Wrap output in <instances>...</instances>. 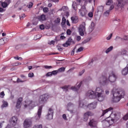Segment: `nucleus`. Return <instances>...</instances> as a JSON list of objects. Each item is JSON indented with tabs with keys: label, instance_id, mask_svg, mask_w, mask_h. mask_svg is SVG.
I'll return each instance as SVG.
<instances>
[{
	"label": "nucleus",
	"instance_id": "31",
	"mask_svg": "<svg viewBox=\"0 0 128 128\" xmlns=\"http://www.w3.org/2000/svg\"><path fill=\"white\" fill-rule=\"evenodd\" d=\"M79 106L80 107H83L84 104L82 100H80L79 102Z\"/></svg>",
	"mask_w": 128,
	"mask_h": 128
},
{
	"label": "nucleus",
	"instance_id": "36",
	"mask_svg": "<svg viewBox=\"0 0 128 128\" xmlns=\"http://www.w3.org/2000/svg\"><path fill=\"white\" fill-rule=\"evenodd\" d=\"M33 103V102L31 101H29L28 102V104H25L24 106L25 108L27 107L28 106H30L31 104Z\"/></svg>",
	"mask_w": 128,
	"mask_h": 128
},
{
	"label": "nucleus",
	"instance_id": "60",
	"mask_svg": "<svg viewBox=\"0 0 128 128\" xmlns=\"http://www.w3.org/2000/svg\"><path fill=\"white\" fill-rule=\"evenodd\" d=\"M81 38L80 36H78L77 37L76 40L78 41H80L81 40Z\"/></svg>",
	"mask_w": 128,
	"mask_h": 128
},
{
	"label": "nucleus",
	"instance_id": "45",
	"mask_svg": "<svg viewBox=\"0 0 128 128\" xmlns=\"http://www.w3.org/2000/svg\"><path fill=\"white\" fill-rule=\"evenodd\" d=\"M112 2V0H108L106 3V4L107 5H110Z\"/></svg>",
	"mask_w": 128,
	"mask_h": 128
},
{
	"label": "nucleus",
	"instance_id": "20",
	"mask_svg": "<svg viewBox=\"0 0 128 128\" xmlns=\"http://www.w3.org/2000/svg\"><path fill=\"white\" fill-rule=\"evenodd\" d=\"M128 73V64H127L126 67L123 69L122 71V74L124 75H126Z\"/></svg>",
	"mask_w": 128,
	"mask_h": 128
},
{
	"label": "nucleus",
	"instance_id": "23",
	"mask_svg": "<svg viewBox=\"0 0 128 128\" xmlns=\"http://www.w3.org/2000/svg\"><path fill=\"white\" fill-rule=\"evenodd\" d=\"M38 19L40 21H43L46 20V17L45 15L42 14L38 16Z\"/></svg>",
	"mask_w": 128,
	"mask_h": 128
},
{
	"label": "nucleus",
	"instance_id": "43",
	"mask_svg": "<svg viewBox=\"0 0 128 128\" xmlns=\"http://www.w3.org/2000/svg\"><path fill=\"white\" fill-rule=\"evenodd\" d=\"M70 44L71 42H72L74 43V42L72 41V38H69L68 41H67Z\"/></svg>",
	"mask_w": 128,
	"mask_h": 128
},
{
	"label": "nucleus",
	"instance_id": "38",
	"mask_svg": "<svg viewBox=\"0 0 128 128\" xmlns=\"http://www.w3.org/2000/svg\"><path fill=\"white\" fill-rule=\"evenodd\" d=\"M123 119L125 120L128 119V113L126 114L123 118Z\"/></svg>",
	"mask_w": 128,
	"mask_h": 128
},
{
	"label": "nucleus",
	"instance_id": "57",
	"mask_svg": "<svg viewBox=\"0 0 128 128\" xmlns=\"http://www.w3.org/2000/svg\"><path fill=\"white\" fill-rule=\"evenodd\" d=\"M33 5V3L32 2H30L28 6V8H31L32 6Z\"/></svg>",
	"mask_w": 128,
	"mask_h": 128
},
{
	"label": "nucleus",
	"instance_id": "52",
	"mask_svg": "<svg viewBox=\"0 0 128 128\" xmlns=\"http://www.w3.org/2000/svg\"><path fill=\"white\" fill-rule=\"evenodd\" d=\"M85 70H83L82 71L80 72L79 73V74L80 76L82 75L84 72Z\"/></svg>",
	"mask_w": 128,
	"mask_h": 128
},
{
	"label": "nucleus",
	"instance_id": "53",
	"mask_svg": "<svg viewBox=\"0 0 128 128\" xmlns=\"http://www.w3.org/2000/svg\"><path fill=\"white\" fill-rule=\"evenodd\" d=\"M71 32V31L70 29H68L66 31V33L67 34L70 35Z\"/></svg>",
	"mask_w": 128,
	"mask_h": 128
},
{
	"label": "nucleus",
	"instance_id": "5",
	"mask_svg": "<svg viewBox=\"0 0 128 128\" xmlns=\"http://www.w3.org/2000/svg\"><path fill=\"white\" fill-rule=\"evenodd\" d=\"M31 118H27L25 120L23 124L24 127L26 128L30 127L32 125Z\"/></svg>",
	"mask_w": 128,
	"mask_h": 128
},
{
	"label": "nucleus",
	"instance_id": "17",
	"mask_svg": "<svg viewBox=\"0 0 128 128\" xmlns=\"http://www.w3.org/2000/svg\"><path fill=\"white\" fill-rule=\"evenodd\" d=\"M82 84V81L80 82L79 84L77 85V87L72 86L70 88L72 90L74 91H77L78 90L79 88L80 87L81 84Z\"/></svg>",
	"mask_w": 128,
	"mask_h": 128
},
{
	"label": "nucleus",
	"instance_id": "42",
	"mask_svg": "<svg viewBox=\"0 0 128 128\" xmlns=\"http://www.w3.org/2000/svg\"><path fill=\"white\" fill-rule=\"evenodd\" d=\"M112 34H110L106 38V39L107 40H110L111 38L112 37Z\"/></svg>",
	"mask_w": 128,
	"mask_h": 128
},
{
	"label": "nucleus",
	"instance_id": "12",
	"mask_svg": "<svg viewBox=\"0 0 128 128\" xmlns=\"http://www.w3.org/2000/svg\"><path fill=\"white\" fill-rule=\"evenodd\" d=\"M18 120L17 117L15 116H13L11 118L10 120V121L11 124L13 126L15 125L17 123Z\"/></svg>",
	"mask_w": 128,
	"mask_h": 128
},
{
	"label": "nucleus",
	"instance_id": "28",
	"mask_svg": "<svg viewBox=\"0 0 128 128\" xmlns=\"http://www.w3.org/2000/svg\"><path fill=\"white\" fill-rule=\"evenodd\" d=\"M42 124H36L34 125L33 128H42Z\"/></svg>",
	"mask_w": 128,
	"mask_h": 128
},
{
	"label": "nucleus",
	"instance_id": "47",
	"mask_svg": "<svg viewBox=\"0 0 128 128\" xmlns=\"http://www.w3.org/2000/svg\"><path fill=\"white\" fill-rule=\"evenodd\" d=\"M4 40L2 39H0V46L3 44H4Z\"/></svg>",
	"mask_w": 128,
	"mask_h": 128
},
{
	"label": "nucleus",
	"instance_id": "56",
	"mask_svg": "<svg viewBox=\"0 0 128 128\" xmlns=\"http://www.w3.org/2000/svg\"><path fill=\"white\" fill-rule=\"evenodd\" d=\"M55 42V41L54 40H52L50 42L48 43V44L51 45L52 44H54Z\"/></svg>",
	"mask_w": 128,
	"mask_h": 128
},
{
	"label": "nucleus",
	"instance_id": "55",
	"mask_svg": "<svg viewBox=\"0 0 128 128\" xmlns=\"http://www.w3.org/2000/svg\"><path fill=\"white\" fill-rule=\"evenodd\" d=\"M88 16L90 17H92L93 16L92 13L91 12H89L88 14Z\"/></svg>",
	"mask_w": 128,
	"mask_h": 128
},
{
	"label": "nucleus",
	"instance_id": "35",
	"mask_svg": "<svg viewBox=\"0 0 128 128\" xmlns=\"http://www.w3.org/2000/svg\"><path fill=\"white\" fill-rule=\"evenodd\" d=\"M110 12V10H107L104 13V15L106 16H108Z\"/></svg>",
	"mask_w": 128,
	"mask_h": 128
},
{
	"label": "nucleus",
	"instance_id": "59",
	"mask_svg": "<svg viewBox=\"0 0 128 128\" xmlns=\"http://www.w3.org/2000/svg\"><path fill=\"white\" fill-rule=\"evenodd\" d=\"M44 66L46 68H52V67L51 66Z\"/></svg>",
	"mask_w": 128,
	"mask_h": 128
},
{
	"label": "nucleus",
	"instance_id": "37",
	"mask_svg": "<svg viewBox=\"0 0 128 128\" xmlns=\"http://www.w3.org/2000/svg\"><path fill=\"white\" fill-rule=\"evenodd\" d=\"M70 45V44H69L67 41L64 44H62L63 46L64 47H68V46Z\"/></svg>",
	"mask_w": 128,
	"mask_h": 128
},
{
	"label": "nucleus",
	"instance_id": "46",
	"mask_svg": "<svg viewBox=\"0 0 128 128\" xmlns=\"http://www.w3.org/2000/svg\"><path fill=\"white\" fill-rule=\"evenodd\" d=\"M34 74L32 72H30L28 74V76L29 77H32L34 76Z\"/></svg>",
	"mask_w": 128,
	"mask_h": 128
},
{
	"label": "nucleus",
	"instance_id": "61",
	"mask_svg": "<svg viewBox=\"0 0 128 128\" xmlns=\"http://www.w3.org/2000/svg\"><path fill=\"white\" fill-rule=\"evenodd\" d=\"M76 48H74L73 49L72 51L71 52V54L72 55H73L74 54V50H75V49Z\"/></svg>",
	"mask_w": 128,
	"mask_h": 128
},
{
	"label": "nucleus",
	"instance_id": "22",
	"mask_svg": "<svg viewBox=\"0 0 128 128\" xmlns=\"http://www.w3.org/2000/svg\"><path fill=\"white\" fill-rule=\"evenodd\" d=\"M71 19L72 22L74 23H76L78 21V19L77 17L73 16L71 18Z\"/></svg>",
	"mask_w": 128,
	"mask_h": 128
},
{
	"label": "nucleus",
	"instance_id": "39",
	"mask_svg": "<svg viewBox=\"0 0 128 128\" xmlns=\"http://www.w3.org/2000/svg\"><path fill=\"white\" fill-rule=\"evenodd\" d=\"M83 47H80V48H79L78 49L77 51H76V52H80L82 51L83 50Z\"/></svg>",
	"mask_w": 128,
	"mask_h": 128
},
{
	"label": "nucleus",
	"instance_id": "48",
	"mask_svg": "<svg viewBox=\"0 0 128 128\" xmlns=\"http://www.w3.org/2000/svg\"><path fill=\"white\" fill-rule=\"evenodd\" d=\"M21 64V63H19L18 62H16L14 64H12V65L13 66H17L18 65H20Z\"/></svg>",
	"mask_w": 128,
	"mask_h": 128
},
{
	"label": "nucleus",
	"instance_id": "44",
	"mask_svg": "<svg viewBox=\"0 0 128 128\" xmlns=\"http://www.w3.org/2000/svg\"><path fill=\"white\" fill-rule=\"evenodd\" d=\"M14 58L16 60H22V58L18 56L14 57Z\"/></svg>",
	"mask_w": 128,
	"mask_h": 128
},
{
	"label": "nucleus",
	"instance_id": "32",
	"mask_svg": "<svg viewBox=\"0 0 128 128\" xmlns=\"http://www.w3.org/2000/svg\"><path fill=\"white\" fill-rule=\"evenodd\" d=\"M62 21L61 22V24L62 25H64L65 24L66 19L64 17L62 18Z\"/></svg>",
	"mask_w": 128,
	"mask_h": 128
},
{
	"label": "nucleus",
	"instance_id": "16",
	"mask_svg": "<svg viewBox=\"0 0 128 128\" xmlns=\"http://www.w3.org/2000/svg\"><path fill=\"white\" fill-rule=\"evenodd\" d=\"M97 106V102H95L89 104L88 107L90 109H93L96 108Z\"/></svg>",
	"mask_w": 128,
	"mask_h": 128
},
{
	"label": "nucleus",
	"instance_id": "25",
	"mask_svg": "<svg viewBox=\"0 0 128 128\" xmlns=\"http://www.w3.org/2000/svg\"><path fill=\"white\" fill-rule=\"evenodd\" d=\"M118 7H121L123 6V2L122 0H118V3L117 4Z\"/></svg>",
	"mask_w": 128,
	"mask_h": 128
},
{
	"label": "nucleus",
	"instance_id": "40",
	"mask_svg": "<svg viewBox=\"0 0 128 128\" xmlns=\"http://www.w3.org/2000/svg\"><path fill=\"white\" fill-rule=\"evenodd\" d=\"M58 72V70H54L51 72L52 75H56Z\"/></svg>",
	"mask_w": 128,
	"mask_h": 128
},
{
	"label": "nucleus",
	"instance_id": "27",
	"mask_svg": "<svg viewBox=\"0 0 128 128\" xmlns=\"http://www.w3.org/2000/svg\"><path fill=\"white\" fill-rule=\"evenodd\" d=\"M113 48V47L112 46H111L109 48H108L106 51V54H108L109 52L112 51Z\"/></svg>",
	"mask_w": 128,
	"mask_h": 128
},
{
	"label": "nucleus",
	"instance_id": "6",
	"mask_svg": "<svg viewBox=\"0 0 128 128\" xmlns=\"http://www.w3.org/2000/svg\"><path fill=\"white\" fill-rule=\"evenodd\" d=\"M48 98V96L47 94H44L40 96L39 99L40 103L44 104L46 102Z\"/></svg>",
	"mask_w": 128,
	"mask_h": 128
},
{
	"label": "nucleus",
	"instance_id": "11",
	"mask_svg": "<svg viewBox=\"0 0 128 128\" xmlns=\"http://www.w3.org/2000/svg\"><path fill=\"white\" fill-rule=\"evenodd\" d=\"M42 107L40 106L39 107L37 114L35 117V118L36 120H38L40 118L42 112Z\"/></svg>",
	"mask_w": 128,
	"mask_h": 128
},
{
	"label": "nucleus",
	"instance_id": "26",
	"mask_svg": "<svg viewBox=\"0 0 128 128\" xmlns=\"http://www.w3.org/2000/svg\"><path fill=\"white\" fill-rule=\"evenodd\" d=\"M3 104L2 106V107L3 108L4 107H6L8 106V103L7 102L4 100H3L2 101Z\"/></svg>",
	"mask_w": 128,
	"mask_h": 128
},
{
	"label": "nucleus",
	"instance_id": "15",
	"mask_svg": "<svg viewBox=\"0 0 128 128\" xmlns=\"http://www.w3.org/2000/svg\"><path fill=\"white\" fill-rule=\"evenodd\" d=\"M93 115V113L90 112H88L85 113L84 115V120L85 121H87L88 119V116H92Z\"/></svg>",
	"mask_w": 128,
	"mask_h": 128
},
{
	"label": "nucleus",
	"instance_id": "13",
	"mask_svg": "<svg viewBox=\"0 0 128 128\" xmlns=\"http://www.w3.org/2000/svg\"><path fill=\"white\" fill-rule=\"evenodd\" d=\"M74 107V104L70 102L68 103L67 106V110L70 111L71 113H73V111L72 110Z\"/></svg>",
	"mask_w": 128,
	"mask_h": 128
},
{
	"label": "nucleus",
	"instance_id": "14",
	"mask_svg": "<svg viewBox=\"0 0 128 128\" xmlns=\"http://www.w3.org/2000/svg\"><path fill=\"white\" fill-rule=\"evenodd\" d=\"M22 101V98L20 97L18 98L17 100L16 105V107L17 108H19L20 107Z\"/></svg>",
	"mask_w": 128,
	"mask_h": 128
},
{
	"label": "nucleus",
	"instance_id": "49",
	"mask_svg": "<svg viewBox=\"0 0 128 128\" xmlns=\"http://www.w3.org/2000/svg\"><path fill=\"white\" fill-rule=\"evenodd\" d=\"M52 73L51 72H48L46 74V76H52Z\"/></svg>",
	"mask_w": 128,
	"mask_h": 128
},
{
	"label": "nucleus",
	"instance_id": "62",
	"mask_svg": "<svg viewBox=\"0 0 128 128\" xmlns=\"http://www.w3.org/2000/svg\"><path fill=\"white\" fill-rule=\"evenodd\" d=\"M16 82H23V81H22L21 80H20L19 78H18Z\"/></svg>",
	"mask_w": 128,
	"mask_h": 128
},
{
	"label": "nucleus",
	"instance_id": "10",
	"mask_svg": "<svg viewBox=\"0 0 128 128\" xmlns=\"http://www.w3.org/2000/svg\"><path fill=\"white\" fill-rule=\"evenodd\" d=\"M110 118H108L106 119V120L104 122L108 126H109L112 124L114 123V119H110Z\"/></svg>",
	"mask_w": 128,
	"mask_h": 128
},
{
	"label": "nucleus",
	"instance_id": "3",
	"mask_svg": "<svg viewBox=\"0 0 128 128\" xmlns=\"http://www.w3.org/2000/svg\"><path fill=\"white\" fill-rule=\"evenodd\" d=\"M113 95V100L114 102H119L121 98L123 97L124 92L123 90H118L114 89L112 90Z\"/></svg>",
	"mask_w": 128,
	"mask_h": 128
},
{
	"label": "nucleus",
	"instance_id": "33",
	"mask_svg": "<svg viewBox=\"0 0 128 128\" xmlns=\"http://www.w3.org/2000/svg\"><path fill=\"white\" fill-rule=\"evenodd\" d=\"M103 7L102 6H100L97 9L98 12H102L103 11Z\"/></svg>",
	"mask_w": 128,
	"mask_h": 128
},
{
	"label": "nucleus",
	"instance_id": "7",
	"mask_svg": "<svg viewBox=\"0 0 128 128\" xmlns=\"http://www.w3.org/2000/svg\"><path fill=\"white\" fill-rule=\"evenodd\" d=\"M11 2V0H5L4 2H0V4H1L2 7L3 8H5L8 6Z\"/></svg>",
	"mask_w": 128,
	"mask_h": 128
},
{
	"label": "nucleus",
	"instance_id": "54",
	"mask_svg": "<svg viewBox=\"0 0 128 128\" xmlns=\"http://www.w3.org/2000/svg\"><path fill=\"white\" fill-rule=\"evenodd\" d=\"M63 118L65 120H67L66 115L65 114H64L62 115Z\"/></svg>",
	"mask_w": 128,
	"mask_h": 128
},
{
	"label": "nucleus",
	"instance_id": "4",
	"mask_svg": "<svg viewBox=\"0 0 128 128\" xmlns=\"http://www.w3.org/2000/svg\"><path fill=\"white\" fill-rule=\"evenodd\" d=\"M86 24L85 22H83L80 25L78 28V32L80 34L81 36H83L86 31Z\"/></svg>",
	"mask_w": 128,
	"mask_h": 128
},
{
	"label": "nucleus",
	"instance_id": "18",
	"mask_svg": "<svg viewBox=\"0 0 128 128\" xmlns=\"http://www.w3.org/2000/svg\"><path fill=\"white\" fill-rule=\"evenodd\" d=\"M97 122L94 119H92L90 120L89 122V125L90 126L94 127L97 124Z\"/></svg>",
	"mask_w": 128,
	"mask_h": 128
},
{
	"label": "nucleus",
	"instance_id": "34",
	"mask_svg": "<svg viewBox=\"0 0 128 128\" xmlns=\"http://www.w3.org/2000/svg\"><path fill=\"white\" fill-rule=\"evenodd\" d=\"M60 19L59 18H58L56 19L54 21L55 23L57 24L59 23L60 22Z\"/></svg>",
	"mask_w": 128,
	"mask_h": 128
},
{
	"label": "nucleus",
	"instance_id": "30",
	"mask_svg": "<svg viewBox=\"0 0 128 128\" xmlns=\"http://www.w3.org/2000/svg\"><path fill=\"white\" fill-rule=\"evenodd\" d=\"M62 89H63V90L65 92H67L69 89L68 86H64L62 87Z\"/></svg>",
	"mask_w": 128,
	"mask_h": 128
},
{
	"label": "nucleus",
	"instance_id": "21",
	"mask_svg": "<svg viewBox=\"0 0 128 128\" xmlns=\"http://www.w3.org/2000/svg\"><path fill=\"white\" fill-rule=\"evenodd\" d=\"M113 109L112 108L110 107V108L107 109L105 110H102V116H103L106 114L108 112H109L110 113L112 112L110 111L112 110Z\"/></svg>",
	"mask_w": 128,
	"mask_h": 128
},
{
	"label": "nucleus",
	"instance_id": "64",
	"mask_svg": "<svg viewBox=\"0 0 128 128\" xmlns=\"http://www.w3.org/2000/svg\"><path fill=\"white\" fill-rule=\"evenodd\" d=\"M124 40H127L128 39V36H124Z\"/></svg>",
	"mask_w": 128,
	"mask_h": 128
},
{
	"label": "nucleus",
	"instance_id": "19",
	"mask_svg": "<svg viewBox=\"0 0 128 128\" xmlns=\"http://www.w3.org/2000/svg\"><path fill=\"white\" fill-rule=\"evenodd\" d=\"M113 116H114V120H116V121L119 120L120 118V116L119 115H117L116 114H112V113L111 114H110L109 116H111L112 117V116L113 117Z\"/></svg>",
	"mask_w": 128,
	"mask_h": 128
},
{
	"label": "nucleus",
	"instance_id": "24",
	"mask_svg": "<svg viewBox=\"0 0 128 128\" xmlns=\"http://www.w3.org/2000/svg\"><path fill=\"white\" fill-rule=\"evenodd\" d=\"M72 7L75 11H76L77 8V4L76 3L74 2H72Z\"/></svg>",
	"mask_w": 128,
	"mask_h": 128
},
{
	"label": "nucleus",
	"instance_id": "9",
	"mask_svg": "<svg viewBox=\"0 0 128 128\" xmlns=\"http://www.w3.org/2000/svg\"><path fill=\"white\" fill-rule=\"evenodd\" d=\"M79 12L82 16H84L87 13V11L84 6L82 7L81 9L79 10Z\"/></svg>",
	"mask_w": 128,
	"mask_h": 128
},
{
	"label": "nucleus",
	"instance_id": "41",
	"mask_svg": "<svg viewBox=\"0 0 128 128\" xmlns=\"http://www.w3.org/2000/svg\"><path fill=\"white\" fill-rule=\"evenodd\" d=\"M94 26V23L93 22H92L91 23V25L90 26V27L92 29H93Z\"/></svg>",
	"mask_w": 128,
	"mask_h": 128
},
{
	"label": "nucleus",
	"instance_id": "29",
	"mask_svg": "<svg viewBox=\"0 0 128 128\" xmlns=\"http://www.w3.org/2000/svg\"><path fill=\"white\" fill-rule=\"evenodd\" d=\"M65 69V68L63 67H62L61 68H60L58 70V72H63L64 71Z\"/></svg>",
	"mask_w": 128,
	"mask_h": 128
},
{
	"label": "nucleus",
	"instance_id": "8",
	"mask_svg": "<svg viewBox=\"0 0 128 128\" xmlns=\"http://www.w3.org/2000/svg\"><path fill=\"white\" fill-rule=\"evenodd\" d=\"M53 112V110L51 108L48 109V114L47 115V118L49 120H50L52 118Z\"/></svg>",
	"mask_w": 128,
	"mask_h": 128
},
{
	"label": "nucleus",
	"instance_id": "63",
	"mask_svg": "<svg viewBox=\"0 0 128 128\" xmlns=\"http://www.w3.org/2000/svg\"><path fill=\"white\" fill-rule=\"evenodd\" d=\"M114 8V6L113 5H112L111 6L110 8V9L109 10L110 11L111 10H112Z\"/></svg>",
	"mask_w": 128,
	"mask_h": 128
},
{
	"label": "nucleus",
	"instance_id": "58",
	"mask_svg": "<svg viewBox=\"0 0 128 128\" xmlns=\"http://www.w3.org/2000/svg\"><path fill=\"white\" fill-rule=\"evenodd\" d=\"M40 28L41 30H43L44 29V26L43 24H42L40 26Z\"/></svg>",
	"mask_w": 128,
	"mask_h": 128
},
{
	"label": "nucleus",
	"instance_id": "50",
	"mask_svg": "<svg viewBox=\"0 0 128 128\" xmlns=\"http://www.w3.org/2000/svg\"><path fill=\"white\" fill-rule=\"evenodd\" d=\"M48 9L47 8H43V11L44 12H48Z\"/></svg>",
	"mask_w": 128,
	"mask_h": 128
},
{
	"label": "nucleus",
	"instance_id": "51",
	"mask_svg": "<svg viewBox=\"0 0 128 128\" xmlns=\"http://www.w3.org/2000/svg\"><path fill=\"white\" fill-rule=\"evenodd\" d=\"M25 17V14H22L21 16H20V20L24 18Z\"/></svg>",
	"mask_w": 128,
	"mask_h": 128
},
{
	"label": "nucleus",
	"instance_id": "1",
	"mask_svg": "<svg viewBox=\"0 0 128 128\" xmlns=\"http://www.w3.org/2000/svg\"><path fill=\"white\" fill-rule=\"evenodd\" d=\"M86 96L90 99L96 98L100 102L102 101L104 99V91L101 87H96L94 92L92 90L88 91L86 94Z\"/></svg>",
	"mask_w": 128,
	"mask_h": 128
},
{
	"label": "nucleus",
	"instance_id": "2",
	"mask_svg": "<svg viewBox=\"0 0 128 128\" xmlns=\"http://www.w3.org/2000/svg\"><path fill=\"white\" fill-rule=\"evenodd\" d=\"M116 78V76L115 75L114 72L112 71L110 74L108 80L106 77L102 76L98 79V82L100 84H102L103 86H105L108 84L109 82H114Z\"/></svg>",
	"mask_w": 128,
	"mask_h": 128
}]
</instances>
